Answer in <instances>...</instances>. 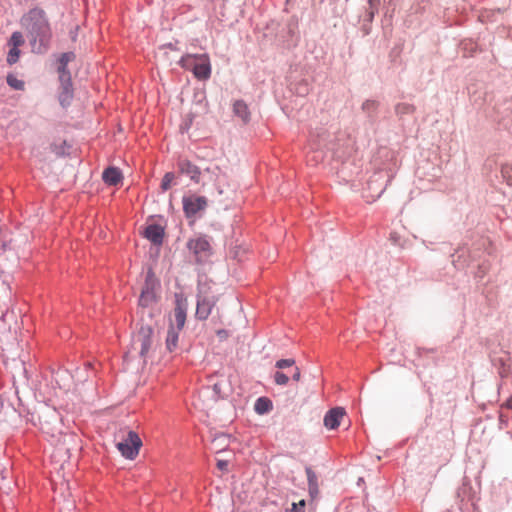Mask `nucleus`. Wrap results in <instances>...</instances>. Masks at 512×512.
<instances>
[{"label": "nucleus", "instance_id": "obj_1", "mask_svg": "<svg viewBox=\"0 0 512 512\" xmlns=\"http://www.w3.org/2000/svg\"><path fill=\"white\" fill-rule=\"evenodd\" d=\"M21 25L28 33L32 50L37 53L45 52L52 36L45 11L39 7L30 9L22 16Z\"/></svg>", "mask_w": 512, "mask_h": 512}, {"label": "nucleus", "instance_id": "obj_2", "mask_svg": "<svg viewBox=\"0 0 512 512\" xmlns=\"http://www.w3.org/2000/svg\"><path fill=\"white\" fill-rule=\"evenodd\" d=\"M187 309V298L183 294H176L173 319H170V325L166 337V348L170 352H173L177 347L179 333L186 322Z\"/></svg>", "mask_w": 512, "mask_h": 512}, {"label": "nucleus", "instance_id": "obj_3", "mask_svg": "<svg viewBox=\"0 0 512 512\" xmlns=\"http://www.w3.org/2000/svg\"><path fill=\"white\" fill-rule=\"evenodd\" d=\"M179 64L182 68L193 73L198 80H207L211 76V62L208 54H186L181 57Z\"/></svg>", "mask_w": 512, "mask_h": 512}, {"label": "nucleus", "instance_id": "obj_4", "mask_svg": "<svg viewBox=\"0 0 512 512\" xmlns=\"http://www.w3.org/2000/svg\"><path fill=\"white\" fill-rule=\"evenodd\" d=\"M160 300V282L152 269H149L139 297V306L142 308L153 307Z\"/></svg>", "mask_w": 512, "mask_h": 512}, {"label": "nucleus", "instance_id": "obj_5", "mask_svg": "<svg viewBox=\"0 0 512 512\" xmlns=\"http://www.w3.org/2000/svg\"><path fill=\"white\" fill-rule=\"evenodd\" d=\"M58 415L54 409L43 406L36 414H32V421L39 425L40 429L52 437H55L60 431L58 429Z\"/></svg>", "mask_w": 512, "mask_h": 512}, {"label": "nucleus", "instance_id": "obj_6", "mask_svg": "<svg viewBox=\"0 0 512 512\" xmlns=\"http://www.w3.org/2000/svg\"><path fill=\"white\" fill-rule=\"evenodd\" d=\"M153 330L150 326H142L134 335L131 348L137 352L144 360L152 347Z\"/></svg>", "mask_w": 512, "mask_h": 512}, {"label": "nucleus", "instance_id": "obj_7", "mask_svg": "<svg viewBox=\"0 0 512 512\" xmlns=\"http://www.w3.org/2000/svg\"><path fill=\"white\" fill-rule=\"evenodd\" d=\"M142 441L139 435L134 431H129L127 435L117 443V448L123 457L133 460L139 454Z\"/></svg>", "mask_w": 512, "mask_h": 512}, {"label": "nucleus", "instance_id": "obj_8", "mask_svg": "<svg viewBox=\"0 0 512 512\" xmlns=\"http://www.w3.org/2000/svg\"><path fill=\"white\" fill-rule=\"evenodd\" d=\"M217 301L218 298L215 295L200 292L196 306V317L200 320L207 319Z\"/></svg>", "mask_w": 512, "mask_h": 512}, {"label": "nucleus", "instance_id": "obj_9", "mask_svg": "<svg viewBox=\"0 0 512 512\" xmlns=\"http://www.w3.org/2000/svg\"><path fill=\"white\" fill-rule=\"evenodd\" d=\"M207 206V199L204 196H189L183 198V210L187 217L195 216Z\"/></svg>", "mask_w": 512, "mask_h": 512}, {"label": "nucleus", "instance_id": "obj_10", "mask_svg": "<svg viewBox=\"0 0 512 512\" xmlns=\"http://www.w3.org/2000/svg\"><path fill=\"white\" fill-rule=\"evenodd\" d=\"M345 416V410L342 407L330 409L324 416V425L328 429H336L340 421Z\"/></svg>", "mask_w": 512, "mask_h": 512}, {"label": "nucleus", "instance_id": "obj_11", "mask_svg": "<svg viewBox=\"0 0 512 512\" xmlns=\"http://www.w3.org/2000/svg\"><path fill=\"white\" fill-rule=\"evenodd\" d=\"M178 167L180 172L189 176L192 181L196 183L200 182L201 171L195 164L189 160H181L178 163Z\"/></svg>", "mask_w": 512, "mask_h": 512}, {"label": "nucleus", "instance_id": "obj_12", "mask_svg": "<svg viewBox=\"0 0 512 512\" xmlns=\"http://www.w3.org/2000/svg\"><path fill=\"white\" fill-rule=\"evenodd\" d=\"M187 247L196 256L205 254L210 250V244H209L208 240L204 237H197L194 239H190L187 243Z\"/></svg>", "mask_w": 512, "mask_h": 512}, {"label": "nucleus", "instance_id": "obj_13", "mask_svg": "<svg viewBox=\"0 0 512 512\" xmlns=\"http://www.w3.org/2000/svg\"><path fill=\"white\" fill-rule=\"evenodd\" d=\"M144 236L154 244H161L164 237V230L160 225H149L144 231Z\"/></svg>", "mask_w": 512, "mask_h": 512}, {"label": "nucleus", "instance_id": "obj_14", "mask_svg": "<svg viewBox=\"0 0 512 512\" xmlns=\"http://www.w3.org/2000/svg\"><path fill=\"white\" fill-rule=\"evenodd\" d=\"M103 180L109 185H117L122 180V174L119 169L109 167L103 172Z\"/></svg>", "mask_w": 512, "mask_h": 512}, {"label": "nucleus", "instance_id": "obj_15", "mask_svg": "<svg viewBox=\"0 0 512 512\" xmlns=\"http://www.w3.org/2000/svg\"><path fill=\"white\" fill-rule=\"evenodd\" d=\"M272 408V401L267 397L258 398L254 405V410L260 415L270 412Z\"/></svg>", "mask_w": 512, "mask_h": 512}, {"label": "nucleus", "instance_id": "obj_16", "mask_svg": "<svg viewBox=\"0 0 512 512\" xmlns=\"http://www.w3.org/2000/svg\"><path fill=\"white\" fill-rule=\"evenodd\" d=\"M233 111L238 117L242 119L243 122H247L249 120L250 113L246 103L243 101H236L233 105Z\"/></svg>", "mask_w": 512, "mask_h": 512}, {"label": "nucleus", "instance_id": "obj_17", "mask_svg": "<svg viewBox=\"0 0 512 512\" xmlns=\"http://www.w3.org/2000/svg\"><path fill=\"white\" fill-rule=\"evenodd\" d=\"M62 91L59 95V100L62 105L68 104L72 98V83L62 84Z\"/></svg>", "mask_w": 512, "mask_h": 512}, {"label": "nucleus", "instance_id": "obj_18", "mask_svg": "<svg viewBox=\"0 0 512 512\" xmlns=\"http://www.w3.org/2000/svg\"><path fill=\"white\" fill-rule=\"evenodd\" d=\"M7 84L15 90H24L25 83L13 74L7 75Z\"/></svg>", "mask_w": 512, "mask_h": 512}, {"label": "nucleus", "instance_id": "obj_19", "mask_svg": "<svg viewBox=\"0 0 512 512\" xmlns=\"http://www.w3.org/2000/svg\"><path fill=\"white\" fill-rule=\"evenodd\" d=\"M23 44H24V38H23L22 33L19 31L13 32L8 41V46H13V47L19 48Z\"/></svg>", "mask_w": 512, "mask_h": 512}, {"label": "nucleus", "instance_id": "obj_20", "mask_svg": "<svg viewBox=\"0 0 512 512\" xmlns=\"http://www.w3.org/2000/svg\"><path fill=\"white\" fill-rule=\"evenodd\" d=\"M9 47H10V49L7 54L6 60L9 65H13L18 62L21 52L18 47H13V46H9Z\"/></svg>", "mask_w": 512, "mask_h": 512}, {"label": "nucleus", "instance_id": "obj_21", "mask_svg": "<svg viewBox=\"0 0 512 512\" xmlns=\"http://www.w3.org/2000/svg\"><path fill=\"white\" fill-rule=\"evenodd\" d=\"M204 173L209 175L210 180L217 181L222 174V170L219 166L207 167Z\"/></svg>", "mask_w": 512, "mask_h": 512}, {"label": "nucleus", "instance_id": "obj_22", "mask_svg": "<svg viewBox=\"0 0 512 512\" xmlns=\"http://www.w3.org/2000/svg\"><path fill=\"white\" fill-rule=\"evenodd\" d=\"M502 177L506 180L507 184L512 186V165L506 164L501 169Z\"/></svg>", "mask_w": 512, "mask_h": 512}, {"label": "nucleus", "instance_id": "obj_23", "mask_svg": "<svg viewBox=\"0 0 512 512\" xmlns=\"http://www.w3.org/2000/svg\"><path fill=\"white\" fill-rule=\"evenodd\" d=\"M175 176L172 172H167L161 182V188L163 191H167L174 180Z\"/></svg>", "mask_w": 512, "mask_h": 512}, {"label": "nucleus", "instance_id": "obj_24", "mask_svg": "<svg viewBox=\"0 0 512 512\" xmlns=\"http://www.w3.org/2000/svg\"><path fill=\"white\" fill-rule=\"evenodd\" d=\"M368 19L371 21L378 11V7L380 5V0H368Z\"/></svg>", "mask_w": 512, "mask_h": 512}, {"label": "nucleus", "instance_id": "obj_25", "mask_svg": "<svg viewBox=\"0 0 512 512\" xmlns=\"http://www.w3.org/2000/svg\"><path fill=\"white\" fill-rule=\"evenodd\" d=\"M74 54L73 53H63L59 59L60 62V69H67V64L71 60H73Z\"/></svg>", "mask_w": 512, "mask_h": 512}, {"label": "nucleus", "instance_id": "obj_26", "mask_svg": "<svg viewBox=\"0 0 512 512\" xmlns=\"http://www.w3.org/2000/svg\"><path fill=\"white\" fill-rule=\"evenodd\" d=\"M274 381L277 385H286L289 381V377L285 373L277 371L274 374Z\"/></svg>", "mask_w": 512, "mask_h": 512}, {"label": "nucleus", "instance_id": "obj_27", "mask_svg": "<svg viewBox=\"0 0 512 512\" xmlns=\"http://www.w3.org/2000/svg\"><path fill=\"white\" fill-rule=\"evenodd\" d=\"M58 72H59V79H60L61 85L71 83L70 73L67 69L58 68Z\"/></svg>", "mask_w": 512, "mask_h": 512}, {"label": "nucleus", "instance_id": "obj_28", "mask_svg": "<svg viewBox=\"0 0 512 512\" xmlns=\"http://www.w3.org/2000/svg\"><path fill=\"white\" fill-rule=\"evenodd\" d=\"M307 476H308V482H309V488H310V492H313L314 490L317 489V485H316V475L312 472L311 469H307Z\"/></svg>", "mask_w": 512, "mask_h": 512}, {"label": "nucleus", "instance_id": "obj_29", "mask_svg": "<svg viewBox=\"0 0 512 512\" xmlns=\"http://www.w3.org/2000/svg\"><path fill=\"white\" fill-rule=\"evenodd\" d=\"M295 364V361L294 359H281V360H278L275 364V366L278 368V369H284V368H287V367H291Z\"/></svg>", "mask_w": 512, "mask_h": 512}, {"label": "nucleus", "instance_id": "obj_30", "mask_svg": "<svg viewBox=\"0 0 512 512\" xmlns=\"http://www.w3.org/2000/svg\"><path fill=\"white\" fill-rule=\"evenodd\" d=\"M396 111L397 113H411L414 111V108L409 104H399L396 107Z\"/></svg>", "mask_w": 512, "mask_h": 512}, {"label": "nucleus", "instance_id": "obj_31", "mask_svg": "<svg viewBox=\"0 0 512 512\" xmlns=\"http://www.w3.org/2000/svg\"><path fill=\"white\" fill-rule=\"evenodd\" d=\"M305 501L301 500L298 504L293 503L292 512H304Z\"/></svg>", "mask_w": 512, "mask_h": 512}, {"label": "nucleus", "instance_id": "obj_32", "mask_svg": "<svg viewBox=\"0 0 512 512\" xmlns=\"http://www.w3.org/2000/svg\"><path fill=\"white\" fill-rule=\"evenodd\" d=\"M300 378H301L300 369H299L298 367H295V368H294V372H293V374H292V379H293L294 381H297V382H298V381L300 380Z\"/></svg>", "mask_w": 512, "mask_h": 512}, {"label": "nucleus", "instance_id": "obj_33", "mask_svg": "<svg viewBox=\"0 0 512 512\" xmlns=\"http://www.w3.org/2000/svg\"><path fill=\"white\" fill-rule=\"evenodd\" d=\"M217 467L222 471H226L228 467V462L225 460H219L217 462Z\"/></svg>", "mask_w": 512, "mask_h": 512}, {"label": "nucleus", "instance_id": "obj_34", "mask_svg": "<svg viewBox=\"0 0 512 512\" xmlns=\"http://www.w3.org/2000/svg\"><path fill=\"white\" fill-rule=\"evenodd\" d=\"M374 105H375L374 101H367L363 104V108L368 109V108L373 107Z\"/></svg>", "mask_w": 512, "mask_h": 512}, {"label": "nucleus", "instance_id": "obj_35", "mask_svg": "<svg viewBox=\"0 0 512 512\" xmlns=\"http://www.w3.org/2000/svg\"><path fill=\"white\" fill-rule=\"evenodd\" d=\"M218 335L220 337H225L226 336V332L224 330H220V331H218Z\"/></svg>", "mask_w": 512, "mask_h": 512}, {"label": "nucleus", "instance_id": "obj_36", "mask_svg": "<svg viewBox=\"0 0 512 512\" xmlns=\"http://www.w3.org/2000/svg\"><path fill=\"white\" fill-rule=\"evenodd\" d=\"M73 506V502L69 501L67 504V509L70 510L71 508H73Z\"/></svg>", "mask_w": 512, "mask_h": 512}, {"label": "nucleus", "instance_id": "obj_37", "mask_svg": "<svg viewBox=\"0 0 512 512\" xmlns=\"http://www.w3.org/2000/svg\"><path fill=\"white\" fill-rule=\"evenodd\" d=\"M506 406H507V407H511V408H512V401L507 402V403H506Z\"/></svg>", "mask_w": 512, "mask_h": 512}, {"label": "nucleus", "instance_id": "obj_38", "mask_svg": "<svg viewBox=\"0 0 512 512\" xmlns=\"http://www.w3.org/2000/svg\"><path fill=\"white\" fill-rule=\"evenodd\" d=\"M217 189H218L219 194L223 193V191H222V189L220 187H218Z\"/></svg>", "mask_w": 512, "mask_h": 512}]
</instances>
